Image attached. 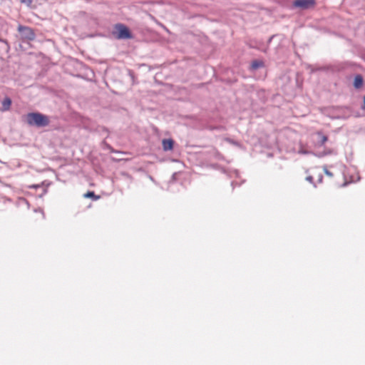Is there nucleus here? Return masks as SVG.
<instances>
[{"label":"nucleus","mask_w":365,"mask_h":365,"mask_svg":"<svg viewBox=\"0 0 365 365\" xmlns=\"http://www.w3.org/2000/svg\"><path fill=\"white\" fill-rule=\"evenodd\" d=\"M84 197H92L93 198L94 200H98L99 198L98 196H96L95 195V193L93 192H91V191H89L88 192H86L85 195H84Z\"/></svg>","instance_id":"obj_9"},{"label":"nucleus","mask_w":365,"mask_h":365,"mask_svg":"<svg viewBox=\"0 0 365 365\" xmlns=\"http://www.w3.org/2000/svg\"><path fill=\"white\" fill-rule=\"evenodd\" d=\"M364 105L363 108L365 109V96H364Z\"/></svg>","instance_id":"obj_14"},{"label":"nucleus","mask_w":365,"mask_h":365,"mask_svg":"<svg viewBox=\"0 0 365 365\" xmlns=\"http://www.w3.org/2000/svg\"><path fill=\"white\" fill-rule=\"evenodd\" d=\"M324 173H326V175H327L329 177H332L333 176V174L329 171L327 168H324Z\"/></svg>","instance_id":"obj_12"},{"label":"nucleus","mask_w":365,"mask_h":365,"mask_svg":"<svg viewBox=\"0 0 365 365\" xmlns=\"http://www.w3.org/2000/svg\"><path fill=\"white\" fill-rule=\"evenodd\" d=\"M317 134L321 137V145H324V143L328 140V138L326 135H322L320 132H319Z\"/></svg>","instance_id":"obj_10"},{"label":"nucleus","mask_w":365,"mask_h":365,"mask_svg":"<svg viewBox=\"0 0 365 365\" xmlns=\"http://www.w3.org/2000/svg\"><path fill=\"white\" fill-rule=\"evenodd\" d=\"M316 4L315 0H295L293 5L304 9L314 7Z\"/></svg>","instance_id":"obj_3"},{"label":"nucleus","mask_w":365,"mask_h":365,"mask_svg":"<svg viewBox=\"0 0 365 365\" xmlns=\"http://www.w3.org/2000/svg\"><path fill=\"white\" fill-rule=\"evenodd\" d=\"M26 122L29 125L45 127L48 125L50 120L47 115L40 113H30L26 115Z\"/></svg>","instance_id":"obj_1"},{"label":"nucleus","mask_w":365,"mask_h":365,"mask_svg":"<svg viewBox=\"0 0 365 365\" xmlns=\"http://www.w3.org/2000/svg\"><path fill=\"white\" fill-rule=\"evenodd\" d=\"M11 105V101L9 98H5L2 101V110H8Z\"/></svg>","instance_id":"obj_7"},{"label":"nucleus","mask_w":365,"mask_h":365,"mask_svg":"<svg viewBox=\"0 0 365 365\" xmlns=\"http://www.w3.org/2000/svg\"><path fill=\"white\" fill-rule=\"evenodd\" d=\"M363 85V78L360 75H358L355 77L354 81V86L356 88H359Z\"/></svg>","instance_id":"obj_6"},{"label":"nucleus","mask_w":365,"mask_h":365,"mask_svg":"<svg viewBox=\"0 0 365 365\" xmlns=\"http://www.w3.org/2000/svg\"><path fill=\"white\" fill-rule=\"evenodd\" d=\"M19 31L20 32H24V35L25 36V37L26 38L29 39V40H33L34 38V37H35L34 32L29 27L19 26Z\"/></svg>","instance_id":"obj_4"},{"label":"nucleus","mask_w":365,"mask_h":365,"mask_svg":"<svg viewBox=\"0 0 365 365\" xmlns=\"http://www.w3.org/2000/svg\"><path fill=\"white\" fill-rule=\"evenodd\" d=\"M312 177H308V178H307V180H310V181H311V180H312Z\"/></svg>","instance_id":"obj_15"},{"label":"nucleus","mask_w":365,"mask_h":365,"mask_svg":"<svg viewBox=\"0 0 365 365\" xmlns=\"http://www.w3.org/2000/svg\"><path fill=\"white\" fill-rule=\"evenodd\" d=\"M39 187H40L39 185H32L29 186V187H30V188H38Z\"/></svg>","instance_id":"obj_13"},{"label":"nucleus","mask_w":365,"mask_h":365,"mask_svg":"<svg viewBox=\"0 0 365 365\" xmlns=\"http://www.w3.org/2000/svg\"><path fill=\"white\" fill-rule=\"evenodd\" d=\"M115 29H117L118 34L117 38H123V39H128L131 38L132 36L129 31V29L123 24H118L115 26Z\"/></svg>","instance_id":"obj_2"},{"label":"nucleus","mask_w":365,"mask_h":365,"mask_svg":"<svg viewBox=\"0 0 365 365\" xmlns=\"http://www.w3.org/2000/svg\"><path fill=\"white\" fill-rule=\"evenodd\" d=\"M162 145L165 151L171 150L173 148L174 142L172 139H163Z\"/></svg>","instance_id":"obj_5"},{"label":"nucleus","mask_w":365,"mask_h":365,"mask_svg":"<svg viewBox=\"0 0 365 365\" xmlns=\"http://www.w3.org/2000/svg\"><path fill=\"white\" fill-rule=\"evenodd\" d=\"M21 3L25 4L28 6H30L32 4L33 0H19Z\"/></svg>","instance_id":"obj_11"},{"label":"nucleus","mask_w":365,"mask_h":365,"mask_svg":"<svg viewBox=\"0 0 365 365\" xmlns=\"http://www.w3.org/2000/svg\"><path fill=\"white\" fill-rule=\"evenodd\" d=\"M264 66V63L262 61H252L251 64V67L252 69L255 70L260 67H262Z\"/></svg>","instance_id":"obj_8"}]
</instances>
